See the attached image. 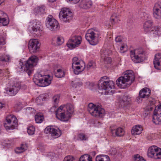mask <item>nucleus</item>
<instances>
[{
  "mask_svg": "<svg viewBox=\"0 0 161 161\" xmlns=\"http://www.w3.org/2000/svg\"><path fill=\"white\" fill-rule=\"evenodd\" d=\"M73 105L70 104L60 106L56 111V118L63 121H67L74 112Z\"/></svg>",
  "mask_w": 161,
  "mask_h": 161,
  "instance_id": "obj_1",
  "label": "nucleus"
},
{
  "mask_svg": "<svg viewBox=\"0 0 161 161\" xmlns=\"http://www.w3.org/2000/svg\"><path fill=\"white\" fill-rule=\"evenodd\" d=\"M114 83L110 80L108 77L105 76L101 78L98 81V87L99 92L102 94L108 95V93L113 94L114 88Z\"/></svg>",
  "mask_w": 161,
  "mask_h": 161,
  "instance_id": "obj_2",
  "label": "nucleus"
},
{
  "mask_svg": "<svg viewBox=\"0 0 161 161\" xmlns=\"http://www.w3.org/2000/svg\"><path fill=\"white\" fill-rule=\"evenodd\" d=\"M135 80V76L131 70H128L123 76L119 77L116 81L117 85L121 88L125 89L129 87Z\"/></svg>",
  "mask_w": 161,
  "mask_h": 161,
  "instance_id": "obj_3",
  "label": "nucleus"
},
{
  "mask_svg": "<svg viewBox=\"0 0 161 161\" xmlns=\"http://www.w3.org/2000/svg\"><path fill=\"white\" fill-rule=\"evenodd\" d=\"M52 80V77L49 75H42L40 73L36 74L33 78V81L35 84L41 87L49 85Z\"/></svg>",
  "mask_w": 161,
  "mask_h": 161,
  "instance_id": "obj_4",
  "label": "nucleus"
},
{
  "mask_svg": "<svg viewBox=\"0 0 161 161\" xmlns=\"http://www.w3.org/2000/svg\"><path fill=\"white\" fill-rule=\"evenodd\" d=\"M130 54L132 60L135 63H139L144 60L146 52L142 48H139L130 51Z\"/></svg>",
  "mask_w": 161,
  "mask_h": 161,
  "instance_id": "obj_5",
  "label": "nucleus"
},
{
  "mask_svg": "<svg viewBox=\"0 0 161 161\" xmlns=\"http://www.w3.org/2000/svg\"><path fill=\"white\" fill-rule=\"evenodd\" d=\"M100 33L99 31L91 29L88 30L86 34L85 38L90 44L95 45L98 42Z\"/></svg>",
  "mask_w": 161,
  "mask_h": 161,
  "instance_id": "obj_6",
  "label": "nucleus"
},
{
  "mask_svg": "<svg viewBox=\"0 0 161 161\" xmlns=\"http://www.w3.org/2000/svg\"><path fill=\"white\" fill-rule=\"evenodd\" d=\"M88 110L92 115L97 118H102L104 115V109L99 106L95 105L92 103L89 104Z\"/></svg>",
  "mask_w": 161,
  "mask_h": 161,
  "instance_id": "obj_7",
  "label": "nucleus"
},
{
  "mask_svg": "<svg viewBox=\"0 0 161 161\" xmlns=\"http://www.w3.org/2000/svg\"><path fill=\"white\" fill-rule=\"evenodd\" d=\"M38 60V58L36 56H32L23 64L24 70L29 76H30L33 71V67L36 64Z\"/></svg>",
  "mask_w": 161,
  "mask_h": 161,
  "instance_id": "obj_8",
  "label": "nucleus"
},
{
  "mask_svg": "<svg viewBox=\"0 0 161 161\" xmlns=\"http://www.w3.org/2000/svg\"><path fill=\"white\" fill-rule=\"evenodd\" d=\"M59 17L60 20L63 22H69L72 19V13L69 9L63 8L60 12Z\"/></svg>",
  "mask_w": 161,
  "mask_h": 161,
  "instance_id": "obj_9",
  "label": "nucleus"
},
{
  "mask_svg": "<svg viewBox=\"0 0 161 161\" xmlns=\"http://www.w3.org/2000/svg\"><path fill=\"white\" fill-rule=\"evenodd\" d=\"M46 24L47 27L52 31H56L59 28L58 22L51 15H49L47 18Z\"/></svg>",
  "mask_w": 161,
  "mask_h": 161,
  "instance_id": "obj_10",
  "label": "nucleus"
},
{
  "mask_svg": "<svg viewBox=\"0 0 161 161\" xmlns=\"http://www.w3.org/2000/svg\"><path fill=\"white\" fill-rule=\"evenodd\" d=\"M44 132L47 134H50L54 138H57L61 135V131L58 128H55L52 126H48L44 130Z\"/></svg>",
  "mask_w": 161,
  "mask_h": 161,
  "instance_id": "obj_11",
  "label": "nucleus"
},
{
  "mask_svg": "<svg viewBox=\"0 0 161 161\" xmlns=\"http://www.w3.org/2000/svg\"><path fill=\"white\" fill-rule=\"evenodd\" d=\"M72 68L73 69L74 73L78 75L84 70L85 68V64L83 62L80 63L77 61H72Z\"/></svg>",
  "mask_w": 161,
  "mask_h": 161,
  "instance_id": "obj_12",
  "label": "nucleus"
},
{
  "mask_svg": "<svg viewBox=\"0 0 161 161\" xmlns=\"http://www.w3.org/2000/svg\"><path fill=\"white\" fill-rule=\"evenodd\" d=\"M81 40V37L80 36H74L69 40L66 45L69 48L72 49L79 45Z\"/></svg>",
  "mask_w": 161,
  "mask_h": 161,
  "instance_id": "obj_13",
  "label": "nucleus"
},
{
  "mask_svg": "<svg viewBox=\"0 0 161 161\" xmlns=\"http://www.w3.org/2000/svg\"><path fill=\"white\" fill-rule=\"evenodd\" d=\"M40 44L37 39H31L29 41L28 46L31 53H35L38 51Z\"/></svg>",
  "mask_w": 161,
  "mask_h": 161,
  "instance_id": "obj_14",
  "label": "nucleus"
},
{
  "mask_svg": "<svg viewBox=\"0 0 161 161\" xmlns=\"http://www.w3.org/2000/svg\"><path fill=\"white\" fill-rule=\"evenodd\" d=\"M20 86V83L16 82L10 88L7 87L5 89L6 93L10 96H14L17 93Z\"/></svg>",
  "mask_w": 161,
  "mask_h": 161,
  "instance_id": "obj_15",
  "label": "nucleus"
},
{
  "mask_svg": "<svg viewBox=\"0 0 161 161\" xmlns=\"http://www.w3.org/2000/svg\"><path fill=\"white\" fill-rule=\"evenodd\" d=\"M152 121L156 125L161 124V105L158 107L157 110L155 109L154 111Z\"/></svg>",
  "mask_w": 161,
  "mask_h": 161,
  "instance_id": "obj_16",
  "label": "nucleus"
},
{
  "mask_svg": "<svg viewBox=\"0 0 161 161\" xmlns=\"http://www.w3.org/2000/svg\"><path fill=\"white\" fill-rule=\"evenodd\" d=\"M153 17L158 19H161V2L155 3L153 9Z\"/></svg>",
  "mask_w": 161,
  "mask_h": 161,
  "instance_id": "obj_17",
  "label": "nucleus"
},
{
  "mask_svg": "<svg viewBox=\"0 0 161 161\" xmlns=\"http://www.w3.org/2000/svg\"><path fill=\"white\" fill-rule=\"evenodd\" d=\"M108 50L104 48H102L100 51V56L102 61L107 63H111L112 60L111 58L108 57Z\"/></svg>",
  "mask_w": 161,
  "mask_h": 161,
  "instance_id": "obj_18",
  "label": "nucleus"
},
{
  "mask_svg": "<svg viewBox=\"0 0 161 161\" xmlns=\"http://www.w3.org/2000/svg\"><path fill=\"white\" fill-rule=\"evenodd\" d=\"M40 25L36 22L33 21L30 23L28 29L32 33H35L40 30Z\"/></svg>",
  "mask_w": 161,
  "mask_h": 161,
  "instance_id": "obj_19",
  "label": "nucleus"
},
{
  "mask_svg": "<svg viewBox=\"0 0 161 161\" xmlns=\"http://www.w3.org/2000/svg\"><path fill=\"white\" fill-rule=\"evenodd\" d=\"M154 68L158 70H161V54H157L153 61Z\"/></svg>",
  "mask_w": 161,
  "mask_h": 161,
  "instance_id": "obj_20",
  "label": "nucleus"
},
{
  "mask_svg": "<svg viewBox=\"0 0 161 161\" xmlns=\"http://www.w3.org/2000/svg\"><path fill=\"white\" fill-rule=\"evenodd\" d=\"M9 22V20L6 14L0 10V23H2L3 26H6Z\"/></svg>",
  "mask_w": 161,
  "mask_h": 161,
  "instance_id": "obj_21",
  "label": "nucleus"
},
{
  "mask_svg": "<svg viewBox=\"0 0 161 161\" xmlns=\"http://www.w3.org/2000/svg\"><path fill=\"white\" fill-rule=\"evenodd\" d=\"M48 96L47 93L42 94L36 98V102L38 105H42Z\"/></svg>",
  "mask_w": 161,
  "mask_h": 161,
  "instance_id": "obj_22",
  "label": "nucleus"
},
{
  "mask_svg": "<svg viewBox=\"0 0 161 161\" xmlns=\"http://www.w3.org/2000/svg\"><path fill=\"white\" fill-rule=\"evenodd\" d=\"M150 95V90L146 87L142 89L139 92V96L141 98H147Z\"/></svg>",
  "mask_w": 161,
  "mask_h": 161,
  "instance_id": "obj_23",
  "label": "nucleus"
},
{
  "mask_svg": "<svg viewBox=\"0 0 161 161\" xmlns=\"http://www.w3.org/2000/svg\"><path fill=\"white\" fill-rule=\"evenodd\" d=\"M159 148L156 146H153L150 147L148 150L147 156L150 158H154L157 153V151Z\"/></svg>",
  "mask_w": 161,
  "mask_h": 161,
  "instance_id": "obj_24",
  "label": "nucleus"
},
{
  "mask_svg": "<svg viewBox=\"0 0 161 161\" xmlns=\"http://www.w3.org/2000/svg\"><path fill=\"white\" fill-rule=\"evenodd\" d=\"M92 5V2L90 0H81L79 3V7L83 9L90 8Z\"/></svg>",
  "mask_w": 161,
  "mask_h": 161,
  "instance_id": "obj_25",
  "label": "nucleus"
},
{
  "mask_svg": "<svg viewBox=\"0 0 161 161\" xmlns=\"http://www.w3.org/2000/svg\"><path fill=\"white\" fill-rule=\"evenodd\" d=\"M7 122L11 123L13 122V124L17 126L18 125V120L13 115L8 116L6 118Z\"/></svg>",
  "mask_w": 161,
  "mask_h": 161,
  "instance_id": "obj_26",
  "label": "nucleus"
},
{
  "mask_svg": "<svg viewBox=\"0 0 161 161\" xmlns=\"http://www.w3.org/2000/svg\"><path fill=\"white\" fill-rule=\"evenodd\" d=\"M111 131L113 135L115 133V135L119 137L123 136L125 133L124 130L121 128H119L116 130H112Z\"/></svg>",
  "mask_w": 161,
  "mask_h": 161,
  "instance_id": "obj_27",
  "label": "nucleus"
},
{
  "mask_svg": "<svg viewBox=\"0 0 161 161\" xmlns=\"http://www.w3.org/2000/svg\"><path fill=\"white\" fill-rule=\"evenodd\" d=\"M131 102V99L130 97L129 96H125L123 97L120 103L123 106H125L130 104Z\"/></svg>",
  "mask_w": 161,
  "mask_h": 161,
  "instance_id": "obj_28",
  "label": "nucleus"
},
{
  "mask_svg": "<svg viewBox=\"0 0 161 161\" xmlns=\"http://www.w3.org/2000/svg\"><path fill=\"white\" fill-rule=\"evenodd\" d=\"M142 130V128L141 125H137L133 128L131 132L133 135H136L141 134Z\"/></svg>",
  "mask_w": 161,
  "mask_h": 161,
  "instance_id": "obj_29",
  "label": "nucleus"
},
{
  "mask_svg": "<svg viewBox=\"0 0 161 161\" xmlns=\"http://www.w3.org/2000/svg\"><path fill=\"white\" fill-rule=\"evenodd\" d=\"M150 33L155 36H159L161 34V29L159 27L155 26L151 28Z\"/></svg>",
  "mask_w": 161,
  "mask_h": 161,
  "instance_id": "obj_30",
  "label": "nucleus"
},
{
  "mask_svg": "<svg viewBox=\"0 0 161 161\" xmlns=\"http://www.w3.org/2000/svg\"><path fill=\"white\" fill-rule=\"evenodd\" d=\"M96 161H110L109 157L106 155H97L95 159Z\"/></svg>",
  "mask_w": 161,
  "mask_h": 161,
  "instance_id": "obj_31",
  "label": "nucleus"
},
{
  "mask_svg": "<svg viewBox=\"0 0 161 161\" xmlns=\"http://www.w3.org/2000/svg\"><path fill=\"white\" fill-rule=\"evenodd\" d=\"M35 119L36 123H41L44 120V116L42 113H37L35 115Z\"/></svg>",
  "mask_w": 161,
  "mask_h": 161,
  "instance_id": "obj_32",
  "label": "nucleus"
},
{
  "mask_svg": "<svg viewBox=\"0 0 161 161\" xmlns=\"http://www.w3.org/2000/svg\"><path fill=\"white\" fill-rule=\"evenodd\" d=\"M28 146L27 144H21L20 147L17 148L15 150V152L18 153H21L26 150Z\"/></svg>",
  "mask_w": 161,
  "mask_h": 161,
  "instance_id": "obj_33",
  "label": "nucleus"
},
{
  "mask_svg": "<svg viewBox=\"0 0 161 161\" xmlns=\"http://www.w3.org/2000/svg\"><path fill=\"white\" fill-rule=\"evenodd\" d=\"M34 12L36 14H41L45 13L44 6H39L34 8Z\"/></svg>",
  "mask_w": 161,
  "mask_h": 161,
  "instance_id": "obj_34",
  "label": "nucleus"
},
{
  "mask_svg": "<svg viewBox=\"0 0 161 161\" xmlns=\"http://www.w3.org/2000/svg\"><path fill=\"white\" fill-rule=\"evenodd\" d=\"M79 161H92V158L88 154H84L81 156Z\"/></svg>",
  "mask_w": 161,
  "mask_h": 161,
  "instance_id": "obj_35",
  "label": "nucleus"
},
{
  "mask_svg": "<svg viewBox=\"0 0 161 161\" xmlns=\"http://www.w3.org/2000/svg\"><path fill=\"white\" fill-rule=\"evenodd\" d=\"M110 20L111 23L113 24L118 22L119 17L116 14L114 13L112 14L111 16Z\"/></svg>",
  "mask_w": 161,
  "mask_h": 161,
  "instance_id": "obj_36",
  "label": "nucleus"
},
{
  "mask_svg": "<svg viewBox=\"0 0 161 161\" xmlns=\"http://www.w3.org/2000/svg\"><path fill=\"white\" fill-rule=\"evenodd\" d=\"M152 25V22L151 20H148L146 21L144 24L143 28L144 30L146 31H148V30L150 28Z\"/></svg>",
  "mask_w": 161,
  "mask_h": 161,
  "instance_id": "obj_37",
  "label": "nucleus"
},
{
  "mask_svg": "<svg viewBox=\"0 0 161 161\" xmlns=\"http://www.w3.org/2000/svg\"><path fill=\"white\" fill-rule=\"evenodd\" d=\"M60 96L58 94H56L53 97L52 102L53 104L56 105L59 103Z\"/></svg>",
  "mask_w": 161,
  "mask_h": 161,
  "instance_id": "obj_38",
  "label": "nucleus"
},
{
  "mask_svg": "<svg viewBox=\"0 0 161 161\" xmlns=\"http://www.w3.org/2000/svg\"><path fill=\"white\" fill-rule=\"evenodd\" d=\"M55 76L58 78H61L64 76L65 73L61 69L57 70L55 74Z\"/></svg>",
  "mask_w": 161,
  "mask_h": 161,
  "instance_id": "obj_39",
  "label": "nucleus"
},
{
  "mask_svg": "<svg viewBox=\"0 0 161 161\" xmlns=\"http://www.w3.org/2000/svg\"><path fill=\"white\" fill-rule=\"evenodd\" d=\"M11 123L8 122L4 123V126L7 130H13L15 128V127H16L13 124H11Z\"/></svg>",
  "mask_w": 161,
  "mask_h": 161,
  "instance_id": "obj_40",
  "label": "nucleus"
},
{
  "mask_svg": "<svg viewBox=\"0 0 161 161\" xmlns=\"http://www.w3.org/2000/svg\"><path fill=\"white\" fill-rule=\"evenodd\" d=\"M82 85V83L81 82L79 81H72L71 83V86L74 88H76L78 86H81Z\"/></svg>",
  "mask_w": 161,
  "mask_h": 161,
  "instance_id": "obj_41",
  "label": "nucleus"
},
{
  "mask_svg": "<svg viewBox=\"0 0 161 161\" xmlns=\"http://www.w3.org/2000/svg\"><path fill=\"white\" fill-rule=\"evenodd\" d=\"M35 128L33 126H31L28 127L27 132L30 135H33L34 134Z\"/></svg>",
  "mask_w": 161,
  "mask_h": 161,
  "instance_id": "obj_42",
  "label": "nucleus"
},
{
  "mask_svg": "<svg viewBox=\"0 0 161 161\" xmlns=\"http://www.w3.org/2000/svg\"><path fill=\"white\" fill-rule=\"evenodd\" d=\"M88 137L83 133H79L78 134V138L79 140L81 141H86L88 139Z\"/></svg>",
  "mask_w": 161,
  "mask_h": 161,
  "instance_id": "obj_43",
  "label": "nucleus"
},
{
  "mask_svg": "<svg viewBox=\"0 0 161 161\" xmlns=\"http://www.w3.org/2000/svg\"><path fill=\"white\" fill-rule=\"evenodd\" d=\"M96 66L95 63L93 61H90L89 62L86 66V69L87 70H89L91 69H93Z\"/></svg>",
  "mask_w": 161,
  "mask_h": 161,
  "instance_id": "obj_44",
  "label": "nucleus"
},
{
  "mask_svg": "<svg viewBox=\"0 0 161 161\" xmlns=\"http://www.w3.org/2000/svg\"><path fill=\"white\" fill-rule=\"evenodd\" d=\"M152 103H150V104H148V105L145 108V111H150L153 109L154 106L153 104V102H151Z\"/></svg>",
  "mask_w": 161,
  "mask_h": 161,
  "instance_id": "obj_45",
  "label": "nucleus"
},
{
  "mask_svg": "<svg viewBox=\"0 0 161 161\" xmlns=\"http://www.w3.org/2000/svg\"><path fill=\"white\" fill-rule=\"evenodd\" d=\"M64 42V39L62 37L58 36L57 38L56 43L58 45L62 44Z\"/></svg>",
  "mask_w": 161,
  "mask_h": 161,
  "instance_id": "obj_46",
  "label": "nucleus"
},
{
  "mask_svg": "<svg viewBox=\"0 0 161 161\" xmlns=\"http://www.w3.org/2000/svg\"><path fill=\"white\" fill-rule=\"evenodd\" d=\"M10 57L8 55H4L1 57L0 59V60L2 61H4L5 62H8L10 59Z\"/></svg>",
  "mask_w": 161,
  "mask_h": 161,
  "instance_id": "obj_47",
  "label": "nucleus"
},
{
  "mask_svg": "<svg viewBox=\"0 0 161 161\" xmlns=\"http://www.w3.org/2000/svg\"><path fill=\"white\" fill-rule=\"evenodd\" d=\"M134 161H146L142 157H141L139 155L137 154L134 156Z\"/></svg>",
  "mask_w": 161,
  "mask_h": 161,
  "instance_id": "obj_48",
  "label": "nucleus"
},
{
  "mask_svg": "<svg viewBox=\"0 0 161 161\" xmlns=\"http://www.w3.org/2000/svg\"><path fill=\"white\" fill-rule=\"evenodd\" d=\"M161 158V149L159 148V149L157 151L156 154L155 156V159H159Z\"/></svg>",
  "mask_w": 161,
  "mask_h": 161,
  "instance_id": "obj_49",
  "label": "nucleus"
},
{
  "mask_svg": "<svg viewBox=\"0 0 161 161\" xmlns=\"http://www.w3.org/2000/svg\"><path fill=\"white\" fill-rule=\"evenodd\" d=\"M64 161H74V158L71 156H68L64 158Z\"/></svg>",
  "mask_w": 161,
  "mask_h": 161,
  "instance_id": "obj_50",
  "label": "nucleus"
},
{
  "mask_svg": "<svg viewBox=\"0 0 161 161\" xmlns=\"http://www.w3.org/2000/svg\"><path fill=\"white\" fill-rule=\"evenodd\" d=\"M5 43V40L3 37L0 38V49H1L3 45Z\"/></svg>",
  "mask_w": 161,
  "mask_h": 161,
  "instance_id": "obj_51",
  "label": "nucleus"
},
{
  "mask_svg": "<svg viewBox=\"0 0 161 161\" xmlns=\"http://www.w3.org/2000/svg\"><path fill=\"white\" fill-rule=\"evenodd\" d=\"M126 49L127 48L125 46H122L120 47V52L121 53H124L126 51Z\"/></svg>",
  "mask_w": 161,
  "mask_h": 161,
  "instance_id": "obj_52",
  "label": "nucleus"
},
{
  "mask_svg": "<svg viewBox=\"0 0 161 161\" xmlns=\"http://www.w3.org/2000/svg\"><path fill=\"white\" fill-rule=\"evenodd\" d=\"M123 37L121 36H119L116 37L115 41L116 42H120L122 41Z\"/></svg>",
  "mask_w": 161,
  "mask_h": 161,
  "instance_id": "obj_53",
  "label": "nucleus"
},
{
  "mask_svg": "<svg viewBox=\"0 0 161 161\" xmlns=\"http://www.w3.org/2000/svg\"><path fill=\"white\" fill-rule=\"evenodd\" d=\"M69 1H71L72 2V3H78L80 0H69Z\"/></svg>",
  "mask_w": 161,
  "mask_h": 161,
  "instance_id": "obj_54",
  "label": "nucleus"
},
{
  "mask_svg": "<svg viewBox=\"0 0 161 161\" xmlns=\"http://www.w3.org/2000/svg\"><path fill=\"white\" fill-rule=\"evenodd\" d=\"M78 60V58L77 57H75L72 59L73 61H77Z\"/></svg>",
  "mask_w": 161,
  "mask_h": 161,
  "instance_id": "obj_55",
  "label": "nucleus"
},
{
  "mask_svg": "<svg viewBox=\"0 0 161 161\" xmlns=\"http://www.w3.org/2000/svg\"><path fill=\"white\" fill-rule=\"evenodd\" d=\"M4 104H2L0 102V109L2 108L4 106Z\"/></svg>",
  "mask_w": 161,
  "mask_h": 161,
  "instance_id": "obj_56",
  "label": "nucleus"
},
{
  "mask_svg": "<svg viewBox=\"0 0 161 161\" xmlns=\"http://www.w3.org/2000/svg\"><path fill=\"white\" fill-rule=\"evenodd\" d=\"M96 154V153L94 151L92 152L91 153V155H92V156H95Z\"/></svg>",
  "mask_w": 161,
  "mask_h": 161,
  "instance_id": "obj_57",
  "label": "nucleus"
},
{
  "mask_svg": "<svg viewBox=\"0 0 161 161\" xmlns=\"http://www.w3.org/2000/svg\"><path fill=\"white\" fill-rule=\"evenodd\" d=\"M5 1V0H0V5L3 3Z\"/></svg>",
  "mask_w": 161,
  "mask_h": 161,
  "instance_id": "obj_58",
  "label": "nucleus"
},
{
  "mask_svg": "<svg viewBox=\"0 0 161 161\" xmlns=\"http://www.w3.org/2000/svg\"><path fill=\"white\" fill-rule=\"evenodd\" d=\"M27 109H28L29 110H30L32 111V110L34 111V109H33V108H28Z\"/></svg>",
  "mask_w": 161,
  "mask_h": 161,
  "instance_id": "obj_59",
  "label": "nucleus"
},
{
  "mask_svg": "<svg viewBox=\"0 0 161 161\" xmlns=\"http://www.w3.org/2000/svg\"><path fill=\"white\" fill-rule=\"evenodd\" d=\"M149 114V113L148 112L147 113H145V114H143V115H144V116H146L147 115H148Z\"/></svg>",
  "mask_w": 161,
  "mask_h": 161,
  "instance_id": "obj_60",
  "label": "nucleus"
},
{
  "mask_svg": "<svg viewBox=\"0 0 161 161\" xmlns=\"http://www.w3.org/2000/svg\"><path fill=\"white\" fill-rule=\"evenodd\" d=\"M17 2H18V3H19L20 2V0H17Z\"/></svg>",
  "mask_w": 161,
  "mask_h": 161,
  "instance_id": "obj_61",
  "label": "nucleus"
},
{
  "mask_svg": "<svg viewBox=\"0 0 161 161\" xmlns=\"http://www.w3.org/2000/svg\"><path fill=\"white\" fill-rule=\"evenodd\" d=\"M2 72V70L1 69H0V74H1Z\"/></svg>",
  "mask_w": 161,
  "mask_h": 161,
  "instance_id": "obj_62",
  "label": "nucleus"
}]
</instances>
